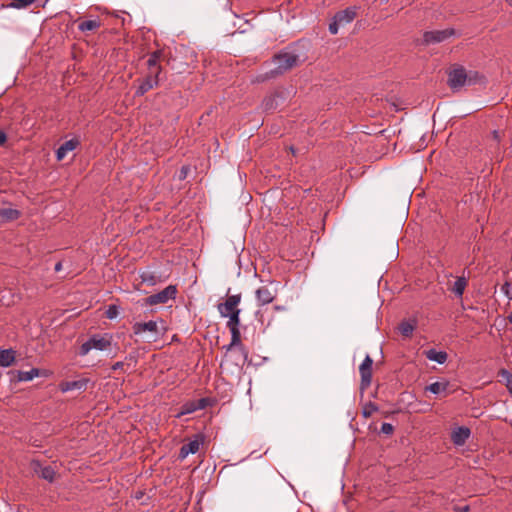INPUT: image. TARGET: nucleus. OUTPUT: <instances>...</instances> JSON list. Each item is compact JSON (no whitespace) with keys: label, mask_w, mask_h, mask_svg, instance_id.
<instances>
[{"label":"nucleus","mask_w":512,"mask_h":512,"mask_svg":"<svg viewBox=\"0 0 512 512\" xmlns=\"http://www.w3.org/2000/svg\"><path fill=\"white\" fill-rule=\"evenodd\" d=\"M394 430V427L392 424L390 423H386L384 422L382 425H381V432L383 434H391Z\"/></svg>","instance_id":"f704fd0d"},{"label":"nucleus","mask_w":512,"mask_h":512,"mask_svg":"<svg viewBox=\"0 0 512 512\" xmlns=\"http://www.w3.org/2000/svg\"><path fill=\"white\" fill-rule=\"evenodd\" d=\"M507 320L512 323V312L508 314Z\"/></svg>","instance_id":"79ce46f5"},{"label":"nucleus","mask_w":512,"mask_h":512,"mask_svg":"<svg viewBox=\"0 0 512 512\" xmlns=\"http://www.w3.org/2000/svg\"><path fill=\"white\" fill-rule=\"evenodd\" d=\"M176 293H177L176 287L173 285H169L162 291L147 297L145 299V302L147 305H150V306L158 305V304H165L170 299H174L176 296Z\"/></svg>","instance_id":"0eeeda50"},{"label":"nucleus","mask_w":512,"mask_h":512,"mask_svg":"<svg viewBox=\"0 0 512 512\" xmlns=\"http://www.w3.org/2000/svg\"><path fill=\"white\" fill-rule=\"evenodd\" d=\"M375 411H377V407L370 403L363 408L362 413L365 418H369Z\"/></svg>","instance_id":"473e14b6"},{"label":"nucleus","mask_w":512,"mask_h":512,"mask_svg":"<svg viewBox=\"0 0 512 512\" xmlns=\"http://www.w3.org/2000/svg\"><path fill=\"white\" fill-rule=\"evenodd\" d=\"M105 315L108 319H114L119 315V308L116 305L108 306Z\"/></svg>","instance_id":"7c9ffc66"},{"label":"nucleus","mask_w":512,"mask_h":512,"mask_svg":"<svg viewBox=\"0 0 512 512\" xmlns=\"http://www.w3.org/2000/svg\"><path fill=\"white\" fill-rule=\"evenodd\" d=\"M356 17V8L348 7L335 14L334 19L341 25H347L351 23Z\"/></svg>","instance_id":"2eb2a0df"},{"label":"nucleus","mask_w":512,"mask_h":512,"mask_svg":"<svg viewBox=\"0 0 512 512\" xmlns=\"http://www.w3.org/2000/svg\"><path fill=\"white\" fill-rule=\"evenodd\" d=\"M204 442V437L197 434L188 443L184 444L179 451V459L183 460L190 454H195L199 451L200 446Z\"/></svg>","instance_id":"6e6552de"},{"label":"nucleus","mask_w":512,"mask_h":512,"mask_svg":"<svg viewBox=\"0 0 512 512\" xmlns=\"http://www.w3.org/2000/svg\"><path fill=\"white\" fill-rule=\"evenodd\" d=\"M241 302V294L230 295L226 300L217 305L218 312L221 317L226 318L236 311L241 310L239 304Z\"/></svg>","instance_id":"423d86ee"},{"label":"nucleus","mask_w":512,"mask_h":512,"mask_svg":"<svg viewBox=\"0 0 512 512\" xmlns=\"http://www.w3.org/2000/svg\"><path fill=\"white\" fill-rule=\"evenodd\" d=\"M141 279H142V282H144V283H148L150 285L156 284V277H155V275H153L150 272H143L141 274Z\"/></svg>","instance_id":"2f4dec72"},{"label":"nucleus","mask_w":512,"mask_h":512,"mask_svg":"<svg viewBox=\"0 0 512 512\" xmlns=\"http://www.w3.org/2000/svg\"><path fill=\"white\" fill-rule=\"evenodd\" d=\"M34 2L35 0H13L11 6L16 9H22L28 7Z\"/></svg>","instance_id":"c756f323"},{"label":"nucleus","mask_w":512,"mask_h":512,"mask_svg":"<svg viewBox=\"0 0 512 512\" xmlns=\"http://www.w3.org/2000/svg\"><path fill=\"white\" fill-rule=\"evenodd\" d=\"M255 296L259 305H267L273 302L276 297V291L269 286H261L256 292Z\"/></svg>","instance_id":"f8f14e48"},{"label":"nucleus","mask_w":512,"mask_h":512,"mask_svg":"<svg viewBox=\"0 0 512 512\" xmlns=\"http://www.w3.org/2000/svg\"><path fill=\"white\" fill-rule=\"evenodd\" d=\"M448 386H449V383L447 381L434 382V383H431L430 385L426 386L425 390L438 395V394L446 393Z\"/></svg>","instance_id":"4be33fe9"},{"label":"nucleus","mask_w":512,"mask_h":512,"mask_svg":"<svg viewBox=\"0 0 512 512\" xmlns=\"http://www.w3.org/2000/svg\"><path fill=\"white\" fill-rule=\"evenodd\" d=\"M20 212L17 209L11 207L0 208V220L4 222L13 221L18 219Z\"/></svg>","instance_id":"aec40b11"},{"label":"nucleus","mask_w":512,"mask_h":512,"mask_svg":"<svg viewBox=\"0 0 512 512\" xmlns=\"http://www.w3.org/2000/svg\"><path fill=\"white\" fill-rule=\"evenodd\" d=\"M88 384V379H79V380H73V381H66L61 384V390L63 392H68L72 390H83L86 388Z\"/></svg>","instance_id":"a211bd4d"},{"label":"nucleus","mask_w":512,"mask_h":512,"mask_svg":"<svg viewBox=\"0 0 512 512\" xmlns=\"http://www.w3.org/2000/svg\"><path fill=\"white\" fill-rule=\"evenodd\" d=\"M470 437V429L467 427H458L452 431L451 440L456 446H462Z\"/></svg>","instance_id":"dca6fc26"},{"label":"nucleus","mask_w":512,"mask_h":512,"mask_svg":"<svg viewBox=\"0 0 512 512\" xmlns=\"http://www.w3.org/2000/svg\"><path fill=\"white\" fill-rule=\"evenodd\" d=\"M7 140L6 134L0 130V146L4 145Z\"/></svg>","instance_id":"58836bf2"},{"label":"nucleus","mask_w":512,"mask_h":512,"mask_svg":"<svg viewBox=\"0 0 512 512\" xmlns=\"http://www.w3.org/2000/svg\"><path fill=\"white\" fill-rule=\"evenodd\" d=\"M124 366V363L123 362H116L113 366H112V369L113 370H119V369H122Z\"/></svg>","instance_id":"ea45409f"},{"label":"nucleus","mask_w":512,"mask_h":512,"mask_svg":"<svg viewBox=\"0 0 512 512\" xmlns=\"http://www.w3.org/2000/svg\"><path fill=\"white\" fill-rule=\"evenodd\" d=\"M503 289H505V293L506 295L509 297V298H512V287L509 285V284H505V286L503 287Z\"/></svg>","instance_id":"e433bc0d"},{"label":"nucleus","mask_w":512,"mask_h":512,"mask_svg":"<svg viewBox=\"0 0 512 512\" xmlns=\"http://www.w3.org/2000/svg\"><path fill=\"white\" fill-rule=\"evenodd\" d=\"M340 26L341 25L333 18V21L329 24L330 33L333 35L337 34Z\"/></svg>","instance_id":"72a5a7b5"},{"label":"nucleus","mask_w":512,"mask_h":512,"mask_svg":"<svg viewBox=\"0 0 512 512\" xmlns=\"http://www.w3.org/2000/svg\"><path fill=\"white\" fill-rule=\"evenodd\" d=\"M133 333L143 341L156 342L164 334L163 320H150L148 322H136L132 326Z\"/></svg>","instance_id":"f257e3e1"},{"label":"nucleus","mask_w":512,"mask_h":512,"mask_svg":"<svg viewBox=\"0 0 512 512\" xmlns=\"http://www.w3.org/2000/svg\"><path fill=\"white\" fill-rule=\"evenodd\" d=\"M415 329V323L412 321H403L399 325V331L404 337H410Z\"/></svg>","instance_id":"a878e982"},{"label":"nucleus","mask_w":512,"mask_h":512,"mask_svg":"<svg viewBox=\"0 0 512 512\" xmlns=\"http://www.w3.org/2000/svg\"><path fill=\"white\" fill-rule=\"evenodd\" d=\"M501 380L504 382L507 390L512 394V373L506 369H501L499 372Z\"/></svg>","instance_id":"cd10ccee"},{"label":"nucleus","mask_w":512,"mask_h":512,"mask_svg":"<svg viewBox=\"0 0 512 512\" xmlns=\"http://www.w3.org/2000/svg\"><path fill=\"white\" fill-rule=\"evenodd\" d=\"M469 509L470 508L468 505H463V506L456 505L453 508L454 512H469Z\"/></svg>","instance_id":"c9c22d12"},{"label":"nucleus","mask_w":512,"mask_h":512,"mask_svg":"<svg viewBox=\"0 0 512 512\" xmlns=\"http://www.w3.org/2000/svg\"><path fill=\"white\" fill-rule=\"evenodd\" d=\"M467 286V281L464 277H457L455 282L451 287V291L458 297H461L464 293V290Z\"/></svg>","instance_id":"5701e85b"},{"label":"nucleus","mask_w":512,"mask_h":512,"mask_svg":"<svg viewBox=\"0 0 512 512\" xmlns=\"http://www.w3.org/2000/svg\"><path fill=\"white\" fill-rule=\"evenodd\" d=\"M372 365H373V360L371 359V357L369 355H367L359 367L362 388L368 387L371 383Z\"/></svg>","instance_id":"9d476101"},{"label":"nucleus","mask_w":512,"mask_h":512,"mask_svg":"<svg viewBox=\"0 0 512 512\" xmlns=\"http://www.w3.org/2000/svg\"><path fill=\"white\" fill-rule=\"evenodd\" d=\"M16 358V351L13 349H6L0 351V366L9 367L11 366Z\"/></svg>","instance_id":"6ab92c4d"},{"label":"nucleus","mask_w":512,"mask_h":512,"mask_svg":"<svg viewBox=\"0 0 512 512\" xmlns=\"http://www.w3.org/2000/svg\"><path fill=\"white\" fill-rule=\"evenodd\" d=\"M481 78L478 72L466 71L463 67L454 68L449 73V86L453 90H458L466 85H472Z\"/></svg>","instance_id":"f03ea898"},{"label":"nucleus","mask_w":512,"mask_h":512,"mask_svg":"<svg viewBox=\"0 0 512 512\" xmlns=\"http://www.w3.org/2000/svg\"><path fill=\"white\" fill-rule=\"evenodd\" d=\"M454 31L451 29L427 31L424 33V42L427 44L440 43L453 35Z\"/></svg>","instance_id":"1a4fd4ad"},{"label":"nucleus","mask_w":512,"mask_h":512,"mask_svg":"<svg viewBox=\"0 0 512 512\" xmlns=\"http://www.w3.org/2000/svg\"><path fill=\"white\" fill-rule=\"evenodd\" d=\"M425 356L430 361H435L439 364H443L447 360V353L444 351H436L435 349H429L424 352Z\"/></svg>","instance_id":"412c9836"},{"label":"nucleus","mask_w":512,"mask_h":512,"mask_svg":"<svg viewBox=\"0 0 512 512\" xmlns=\"http://www.w3.org/2000/svg\"><path fill=\"white\" fill-rule=\"evenodd\" d=\"M186 170H187V168H186V167H183V168H182V174H184V176L186 175Z\"/></svg>","instance_id":"37998d69"},{"label":"nucleus","mask_w":512,"mask_h":512,"mask_svg":"<svg viewBox=\"0 0 512 512\" xmlns=\"http://www.w3.org/2000/svg\"><path fill=\"white\" fill-rule=\"evenodd\" d=\"M159 83V76L154 74H147L145 79H143L140 84L138 85L135 95L136 96H143L145 93L153 89L154 87H157Z\"/></svg>","instance_id":"9b49d317"},{"label":"nucleus","mask_w":512,"mask_h":512,"mask_svg":"<svg viewBox=\"0 0 512 512\" xmlns=\"http://www.w3.org/2000/svg\"><path fill=\"white\" fill-rule=\"evenodd\" d=\"M196 405H201V409H204L207 405V400L205 398H201L195 401Z\"/></svg>","instance_id":"4c0bfd02"},{"label":"nucleus","mask_w":512,"mask_h":512,"mask_svg":"<svg viewBox=\"0 0 512 512\" xmlns=\"http://www.w3.org/2000/svg\"><path fill=\"white\" fill-rule=\"evenodd\" d=\"M201 409V405H196L195 401H190L185 403L182 407L180 412L177 413L176 417L180 418L183 415L191 414L197 410Z\"/></svg>","instance_id":"b1692460"},{"label":"nucleus","mask_w":512,"mask_h":512,"mask_svg":"<svg viewBox=\"0 0 512 512\" xmlns=\"http://www.w3.org/2000/svg\"><path fill=\"white\" fill-rule=\"evenodd\" d=\"M39 475L48 481H52L55 475L54 469L51 466L40 467V470H36Z\"/></svg>","instance_id":"c85d7f7f"},{"label":"nucleus","mask_w":512,"mask_h":512,"mask_svg":"<svg viewBox=\"0 0 512 512\" xmlns=\"http://www.w3.org/2000/svg\"><path fill=\"white\" fill-rule=\"evenodd\" d=\"M278 98L279 96L277 95L267 96L262 102L263 109L265 111H271L275 109L278 106Z\"/></svg>","instance_id":"393cba45"},{"label":"nucleus","mask_w":512,"mask_h":512,"mask_svg":"<svg viewBox=\"0 0 512 512\" xmlns=\"http://www.w3.org/2000/svg\"><path fill=\"white\" fill-rule=\"evenodd\" d=\"M100 22L98 20H86L78 25V28L82 32L93 31L99 28Z\"/></svg>","instance_id":"bb28decb"},{"label":"nucleus","mask_w":512,"mask_h":512,"mask_svg":"<svg viewBox=\"0 0 512 512\" xmlns=\"http://www.w3.org/2000/svg\"><path fill=\"white\" fill-rule=\"evenodd\" d=\"M240 313L241 310L236 311L235 313L228 316V321L226 323L227 328L229 329L231 333V342L224 346L226 351L231 350L234 347H239L243 349L241 344V332H240Z\"/></svg>","instance_id":"39448f33"},{"label":"nucleus","mask_w":512,"mask_h":512,"mask_svg":"<svg viewBox=\"0 0 512 512\" xmlns=\"http://www.w3.org/2000/svg\"><path fill=\"white\" fill-rule=\"evenodd\" d=\"M54 269H55L56 272H59L62 269V263L61 262H57L55 264V268Z\"/></svg>","instance_id":"a19ab883"},{"label":"nucleus","mask_w":512,"mask_h":512,"mask_svg":"<svg viewBox=\"0 0 512 512\" xmlns=\"http://www.w3.org/2000/svg\"><path fill=\"white\" fill-rule=\"evenodd\" d=\"M79 145V141L77 139H70L64 142L56 151V158L58 161H61L65 158V156L75 150Z\"/></svg>","instance_id":"f3484780"},{"label":"nucleus","mask_w":512,"mask_h":512,"mask_svg":"<svg viewBox=\"0 0 512 512\" xmlns=\"http://www.w3.org/2000/svg\"><path fill=\"white\" fill-rule=\"evenodd\" d=\"M9 374L13 380L18 382H27L33 380L35 377H38L40 375V370L37 368H32L30 371L14 370L9 372Z\"/></svg>","instance_id":"ddd939ff"},{"label":"nucleus","mask_w":512,"mask_h":512,"mask_svg":"<svg viewBox=\"0 0 512 512\" xmlns=\"http://www.w3.org/2000/svg\"><path fill=\"white\" fill-rule=\"evenodd\" d=\"M113 337L111 334H96L91 336L86 342L80 347V355H87L91 350L105 351L110 348Z\"/></svg>","instance_id":"20e7f679"},{"label":"nucleus","mask_w":512,"mask_h":512,"mask_svg":"<svg viewBox=\"0 0 512 512\" xmlns=\"http://www.w3.org/2000/svg\"><path fill=\"white\" fill-rule=\"evenodd\" d=\"M161 56H162V51H160V50L154 51L153 53H151L149 55V58L147 60V65H148V69H149L148 73L149 74H154V75H157V76L160 75V73L162 71V68L159 65Z\"/></svg>","instance_id":"4468645a"},{"label":"nucleus","mask_w":512,"mask_h":512,"mask_svg":"<svg viewBox=\"0 0 512 512\" xmlns=\"http://www.w3.org/2000/svg\"><path fill=\"white\" fill-rule=\"evenodd\" d=\"M510 4H512V0H507Z\"/></svg>","instance_id":"c03bdc74"},{"label":"nucleus","mask_w":512,"mask_h":512,"mask_svg":"<svg viewBox=\"0 0 512 512\" xmlns=\"http://www.w3.org/2000/svg\"><path fill=\"white\" fill-rule=\"evenodd\" d=\"M300 62L299 55H297L294 51L284 50L279 54L275 55L272 59V63L274 65L273 70H271L272 75L283 74L286 71L292 69L297 66Z\"/></svg>","instance_id":"7ed1b4c3"}]
</instances>
